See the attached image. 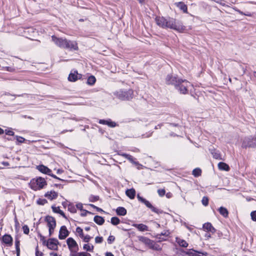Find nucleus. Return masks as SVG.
<instances>
[{
	"instance_id": "obj_1",
	"label": "nucleus",
	"mask_w": 256,
	"mask_h": 256,
	"mask_svg": "<svg viewBox=\"0 0 256 256\" xmlns=\"http://www.w3.org/2000/svg\"><path fill=\"white\" fill-rule=\"evenodd\" d=\"M155 22L158 26L162 28H170L180 32H184L186 30V26L181 22L177 21L175 18L170 16H156Z\"/></svg>"
},
{
	"instance_id": "obj_2",
	"label": "nucleus",
	"mask_w": 256,
	"mask_h": 256,
	"mask_svg": "<svg viewBox=\"0 0 256 256\" xmlns=\"http://www.w3.org/2000/svg\"><path fill=\"white\" fill-rule=\"evenodd\" d=\"M46 184V182L45 179L42 177L33 178L30 182V188L34 190H40Z\"/></svg>"
},
{
	"instance_id": "obj_3",
	"label": "nucleus",
	"mask_w": 256,
	"mask_h": 256,
	"mask_svg": "<svg viewBox=\"0 0 256 256\" xmlns=\"http://www.w3.org/2000/svg\"><path fill=\"white\" fill-rule=\"evenodd\" d=\"M114 95L120 100H129L133 98L134 91L132 89H129L128 90H120L114 92Z\"/></svg>"
},
{
	"instance_id": "obj_4",
	"label": "nucleus",
	"mask_w": 256,
	"mask_h": 256,
	"mask_svg": "<svg viewBox=\"0 0 256 256\" xmlns=\"http://www.w3.org/2000/svg\"><path fill=\"white\" fill-rule=\"evenodd\" d=\"M242 147L244 148H256V136L244 137L242 140Z\"/></svg>"
},
{
	"instance_id": "obj_5",
	"label": "nucleus",
	"mask_w": 256,
	"mask_h": 256,
	"mask_svg": "<svg viewBox=\"0 0 256 256\" xmlns=\"http://www.w3.org/2000/svg\"><path fill=\"white\" fill-rule=\"evenodd\" d=\"M182 82V78L178 77L176 74H168L165 78V83L167 85H172L174 86V88Z\"/></svg>"
},
{
	"instance_id": "obj_6",
	"label": "nucleus",
	"mask_w": 256,
	"mask_h": 256,
	"mask_svg": "<svg viewBox=\"0 0 256 256\" xmlns=\"http://www.w3.org/2000/svg\"><path fill=\"white\" fill-rule=\"evenodd\" d=\"M190 86V83L186 80L182 78V82L178 84L175 88L182 94H186L188 92V88Z\"/></svg>"
},
{
	"instance_id": "obj_7",
	"label": "nucleus",
	"mask_w": 256,
	"mask_h": 256,
	"mask_svg": "<svg viewBox=\"0 0 256 256\" xmlns=\"http://www.w3.org/2000/svg\"><path fill=\"white\" fill-rule=\"evenodd\" d=\"M137 198L139 201L144 204L148 208L151 210L153 212L160 214L162 213V210L158 209L155 207H154L148 200H147L146 199L143 198L142 197L140 196L138 194L137 196Z\"/></svg>"
},
{
	"instance_id": "obj_8",
	"label": "nucleus",
	"mask_w": 256,
	"mask_h": 256,
	"mask_svg": "<svg viewBox=\"0 0 256 256\" xmlns=\"http://www.w3.org/2000/svg\"><path fill=\"white\" fill-rule=\"evenodd\" d=\"M66 42H65L63 48L71 51L78 50V44L76 41L70 40L66 39Z\"/></svg>"
},
{
	"instance_id": "obj_9",
	"label": "nucleus",
	"mask_w": 256,
	"mask_h": 256,
	"mask_svg": "<svg viewBox=\"0 0 256 256\" xmlns=\"http://www.w3.org/2000/svg\"><path fill=\"white\" fill-rule=\"evenodd\" d=\"M58 244L59 242L56 238H50L48 240L46 246L50 250H58Z\"/></svg>"
},
{
	"instance_id": "obj_10",
	"label": "nucleus",
	"mask_w": 256,
	"mask_h": 256,
	"mask_svg": "<svg viewBox=\"0 0 256 256\" xmlns=\"http://www.w3.org/2000/svg\"><path fill=\"white\" fill-rule=\"evenodd\" d=\"M66 38H58L55 36H52V41L55 44L56 46L60 47V48H63L66 42Z\"/></svg>"
},
{
	"instance_id": "obj_11",
	"label": "nucleus",
	"mask_w": 256,
	"mask_h": 256,
	"mask_svg": "<svg viewBox=\"0 0 256 256\" xmlns=\"http://www.w3.org/2000/svg\"><path fill=\"white\" fill-rule=\"evenodd\" d=\"M66 242L70 250L72 252H76L78 250V245L72 238H68L66 240Z\"/></svg>"
},
{
	"instance_id": "obj_12",
	"label": "nucleus",
	"mask_w": 256,
	"mask_h": 256,
	"mask_svg": "<svg viewBox=\"0 0 256 256\" xmlns=\"http://www.w3.org/2000/svg\"><path fill=\"white\" fill-rule=\"evenodd\" d=\"M82 76V74H78L77 70H72L68 76V80L70 82H76L78 80L81 79Z\"/></svg>"
},
{
	"instance_id": "obj_13",
	"label": "nucleus",
	"mask_w": 256,
	"mask_h": 256,
	"mask_svg": "<svg viewBox=\"0 0 256 256\" xmlns=\"http://www.w3.org/2000/svg\"><path fill=\"white\" fill-rule=\"evenodd\" d=\"M68 234L69 232L67 230L66 227L65 226H62L59 232L58 238L60 240H64Z\"/></svg>"
},
{
	"instance_id": "obj_14",
	"label": "nucleus",
	"mask_w": 256,
	"mask_h": 256,
	"mask_svg": "<svg viewBox=\"0 0 256 256\" xmlns=\"http://www.w3.org/2000/svg\"><path fill=\"white\" fill-rule=\"evenodd\" d=\"M45 220L47 222V226L48 228H56V220L54 217L47 216L45 218Z\"/></svg>"
},
{
	"instance_id": "obj_15",
	"label": "nucleus",
	"mask_w": 256,
	"mask_h": 256,
	"mask_svg": "<svg viewBox=\"0 0 256 256\" xmlns=\"http://www.w3.org/2000/svg\"><path fill=\"white\" fill-rule=\"evenodd\" d=\"M2 242L8 246H10L12 245L13 239L10 235L5 234L2 238Z\"/></svg>"
},
{
	"instance_id": "obj_16",
	"label": "nucleus",
	"mask_w": 256,
	"mask_h": 256,
	"mask_svg": "<svg viewBox=\"0 0 256 256\" xmlns=\"http://www.w3.org/2000/svg\"><path fill=\"white\" fill-rule=\"evenodd\" d=\"M98 123L102 124H106L110 128H114L118 126V124L114 122H112L110 119L107 120H100Z\"/></svg>"
},
{
	"instance_id": "obj_17",
	"label": "nucleus",
	"mask_w": 256,
	"mask_h": 256,
	"mask_svg": "<svg viewBox=\"0 0 256 256\" xmlns=\"http://www.w3.org/2000/svg\"><path fill=\"white\" fill-rule=\"evenodd\" d=\"M204 230L208 232H210L212 234H214L216 230V228L212 226V224L210 222H206L203 224L202 226Z\"/></svg>"
},
{
	"instance_id": "obj_18",
	"label": "nucleus",
	"mask_w": 256,
	"mask_h": 256,
	"mask_svg": "<svg viewBox=\"0 0 256 256\" xmlns=\"http://www.w3.org/2000/svg\"><path fill=\"white\" fill-rule=\"evenodd\" d=\"M36 169L40 172L48 175L50 174V172H52L50 169L43 164L38 166Z\"/></svg>"
},
{
	"instance_id": "obj_19",
	"label": "nucleus",
	"mask_w": 256,
	"mask_h": 256,
	"mask_svg": "<svg viewBox=\"0 0 256 256\" xmlns=\"http://www.w3.org/2000/svg\"><path fill=\"white\" fill-rule=\"evenodd\" d=\"M174 4L184 13H188V6L184 2H176Z\"/></svg>"
},
{
	"instance_id": "obj_20",
	"label": "nucleus",
	"mask_w": 256,
	"mask_h": 256,
	"mask_svg": "<svg viewBox=\"0 0 256 256\" xmlns=\"http://www.w3.org/2000/svg\"><path fill=\"white\" fill-rule=\"evenodd\" d=\"M44 196L50 200L56 199L58 196V192L54 191L48 192L45 194Z\"/></svg>"
},
{
	"instance_id": "obj_21",
	"label": "nucleus",
	"mask_w": 256,
	"mask_h": 256,
	"mask_svg": "<svg viewBox=\"0 0 256 256\" xmlns=\"http://www.w3.org/2000/svg\"><path fill=\"white\" fill-rule=\"evenodd\" d=\"M132 226L137 228L140 232H145V231L148 230V226L146 225H145L142 224H132Z\"/></svg>"
},
{
	"instance_id": "obj_22",
	"label": "nucleus",
	"mask_w": 256,
	"mask_h": 256,
	"mask_svg": "<svg viewBox=\"0 0 256 256\" xmlns=\"http://www.w3.org/2000/svg\"><path fill=\"white\" fill-rule=\"evenodd\" d=\"M218 168L219 170L225 171H229L230 168L228 164L224 162H220L218 164Z\"/></svg>"
},
{
	"instance_id": "obj_23",
	"label": "nucleus",
	"mask_w": 256,
	"mask_h": 256,
	"mask_svg": "<svg viewBox=\"0 0 256 256\" xmlns=\"http://www.w3.org/2000/svg\"><path fill=\"white\" fill-rule=\"evenodd\" d=\"M126 195L130 199H134L136 196V190L132 188L128 189L126 192Z\"/></svg>"
},
{
	"instance_id": "obj_24",
	"label": "nucleus",
	"mask_w": 256,
	"mask_h": 256,
	"mask_svg": "<svg viewBox=\"0 0 256 256\" xmlns=\"http://www.w3.org/2000/svg\"><path fill=\"white\" fill-rule=\"evenodd\" d=\"M126 210L124 207L119 206L116 209V213L118 216H124L126 215Z\"/></svg>"
},
{
	"instance_id": "obj_25",
	"label": "nucleus",
	"mask_w": 256,
	"mask_h": 256,
	"mask_svg": "<svg viewBox=\"0 0 256 256\" xmlns=\"http://www.w3.org/2000/svg\"><path fill=\"white\" fill-rule=\"evenodd\" d=\"M94 222L98 225H102L104 222V218L99 216H96L94 218Z\"/></svg>"
},
{
	"instance_id": "obj_26",
	"label": "nucleus",
	"mask_w": 256,
	"mask_h": 256,
	"mask_svg": "<svg viewBox=\"0 0 256 256\" xmlns=\"http://www.w3.org/2000/svg\"><path fill=\"white\" fill-rule=\"evenodd\" d=\"M218 212L224 218H227L228 216V212L226 208L221 206L219 208Z\"/></svg>"
},
{
	"instance_id": "obj_27",
	"label": "nucleus",
	"mask_w": 256,
	"mask_h": 256,
	"mask_svg": "<svg viewBox=\"0 0 256 256\" xmlns=\"http://www.w3.org/2000/svg\"><path fill=\"white\" fill-rule=\"evenodd\" d=\"M96 82V78L94 76H90L88 78L86 84L90 86H93Z\"/></svg>"
},
{
	"instance_id": "obj_28",
	"label": "nucleus",
	"mask_w": 256,
	"mask_h": 256,
	"mask_svg": "<svg viewBox=\"0 0 256 256\" xmlns=\"http://www.w3.org/2000/svg\"><path fill=\"white\" fill-rule=\"evenodd\" d=\"M176 242L182 247L186 248L188 246V244L184 240L176 238Z\"/></svg>"
},
{
	"instance_id": "obj_29",
	"label": "nucleus",
	"mask_w": 256,
	"mask_h": 256,
	"mask_svg": "<svg viewBox=\"0 0 256 256\" xmlns=\"http://www.w3.org/2000/svg\"><path fill=\"white\" fill-rule=\"evenodd\" d=\"M196 253L200 254L199 252L190 250L186 252V256H198Z\"/></svg>"
},
{
	"instance_id": "obj_30",
	"label": "nucleus",
	"mask_w": 256,
	"mask_h": 256,
	"mask_svg": "<svg viewBox=\"0 0 256 256\" xmlns=\"http://www.w3.org/2000/svg\"><path fill=\"white\" fill-rule=\"evenodd\" d=\"M138 240L145 244L146 245H147L148 244V242H150V238L143 236H140L138 237Z\"/></svg>"
},
{
	"instance_id": "obj_31",
	"label": "nucleus",
	"mask_w": 256,
	"mask_h": 256,
	"mask_svg": "<svg viewBox=\"0 0 256 256\" xmlns=\"http://www.w3.org/2000/svg\"><path fill=\"white\" fill-rule=\"evenodd\" d=\"M202 174V170L200 168H196L192 170V174L195 177H198Z\"/></svg>"
},
{
	"instance_id": "obj_32",
	"label": "nucleus",
	"mask_w": 256,
	"mask_h": 256,
	"mask_svg": "<svg viewBox=\"0 0 256 256\" xmlns=\"http://www.w3.org/2000/svg\"><path fill=\"white\" fill-rule=\"evenodd\" d=\"M110 222L114 226H116L120 223V219L116 216L112 217L111 218Z\"/></svg>"
},
{
	"instance_id": "obj_33",
	"label": "nucleus",
	"mask_w": 256,
	"mask_h": 256,
	"mask_svg": "<svg viewBox=\"0 0 256 256\" xmlns=\"http://www.w3.org/2000/svg\"><path fill=\"white\" fill-rule=\"evenodd\" d=\"M213 156V157L216 159L220 158V153L218 150H212L211 152Z\"/></svg>"
},
{
	"instance_id": "obj_34",
	"label": "nucleus",
	"mask_w": 256,
	"mask_h": 256,
	"mask_svg": "<svg viewBox=\"0 0 256 256\" xmlns=\"http://www.w3.org/2000/svg\"><path fill=\"white\" fill-rule=\"evenodd\" d=\"M68 208V210L72 213H76V208L72 204H69Z\"/></svg>"
},
{
	"instance_id": "obj_35",
	"label": "nucleus",
	"mask_w": 256,
	"mask_h": 256,
	"mask_svg": "<svg viewBox=\"0 0 256 256\" xmlns=\"http://www.w3.org/2000/svg\"><path fill=\"white\" fill-rule=\"evenodd\" d=\"M100 198L99 196H94V195H90L89 197V201L90 202H95L96 201H98Z\"/></svg>"
},
{
	"instance_id": "obj_36",
	"label": "nucleus",
	"mask_w": 256,
	"mask_h": 256,
	"mask_svg": "<svg viewBox=\"0 0 256 256\" xmlns=\"http://www.w3.org/2000/svg\"><path fill=\"white\" fill-rule=\"evenodd\" d=\"M20 240H19L18 237L16 236V238H15V246H16V250H20Z\"/></svg>"
},
{
	"instance_id": "obj_37",
	"label": "nucleus",
	"mask_w": 256,
	"mask_h": 256,
	"mask_svg": "<svg viewBox=\"0 0 256 256\" xmlns=\"http://www.w3.org/2000/svg\"><path fill=\"white\" fill-rule=\"evenodd\" d=\"M83 248L84 250H86L87 251L92 252L94 249V246H90L88 244H84Z\"/></svg>"
},
{
	"instance_id": "obj_38",
	"label": "nucleus",
	"mask_w": 256,
	"mask_h": 256,
	"mask_svg": "<svg viewBox=\"0 0 256 256\" xmlns=\"http://www.w3.org/2000/svg\"><path fill=\"white\" fill-rule=\"evenodd\" d=\"M52 211L54 213H58L59 214H60V212H62V211L60 209V207H56L54 206H52Z\"/></svg>"
},
{
	"instance_id": "obj_39",
	"label": "nucleus",
	"mask_w": 256,
	"mask_h": 256,
	"mask_svg": "<svg viewBox=\"0 0 256 256\" xmlns=\"http://www.w3.org/2000/svg\"><path fill=\"white\" fill-rule=\"evenodd\" d=\"M202 202L204 206H207L208 204V198L206 196H204L202 200Z\"/></svg>"
},
{
	"instance_id": "obj_40",
	"label": "nucleus",
	"mask_w": 256,
	"mask_h": 256,
	"mask_svg": "<svg viewBox=\"0 0 256 256\" xmlns=\"http://www.w3.org/2000/svg\"><path fill=\"white\" fill-rule=\"evenodd\" d=\"M76 232L79 234L80 236L82 238L84 237L83 230L80 227H77L76 228Z\"/></svg>"
},
{
	"instance_id": "obj_41",
	"label": "nucleus",
	"mask_w": 256,
	"mask_h": 256,
	"mask_svg": "<svg viewBox=\"0 0 256 256\" xmlns=\"http://www.w3.org/2000/svg\"><path fill=\"white\" fill-rule=\"evenodd\" d=\"M152 250L160 251L162 250V248L159 244L154 242Z\"/></svg>"
},
{
	"instance_id": "obj_42",
	"label": "nucleus",
	"mask_w": 256,
	"mask_h": 256,
	"mask_svg": "<svg viewBox=\"0 0 256 256\" xmlns=\"http://www.w3.org/2000/svg\"><path fill=\"white\" fill-rule=\"evenodd\" d=\"M47 202H48L46 199L39 198L37 200L38 204L40 205H44V204H46Z\"/></svg>"
},
{
	"instance_id": "obj_43",
	"label": "nucleus",
	"mask_w": 256,
	"mask_h": 256,
	"mask_svg": "<svg viewBox=\"0 0 256 256\" xmlns=\"http://www.w3.org/2000/svg\"><path fill=\"white\" fill-rule=\"evenodd\" d=\"M24 233L26 234H28L30 232L29 228L27 225H24L22 226Z\"/></svg>"
},
{
	"instance_id": "obj_44",
	"label": "nucleus",
	"mask_w": 256,
	"mask_h": 256,
	"mask_svg": "<svg viewBox=\"0 0 256 256\" xmlns=\"http://www.w3.org/2000/svg\"><path fill=\"white\" fill-rule=\"evenodd\" d=\"M115 240V237L113 236H110L108 238V244H112Z\"/></svg>"
},
{
	"instance_id": "obj_45",
	"label": "nucleus",
	"mask_w": 256,
	"mask_h": 256,
	"mask_svg": "<svg viewBox=\"0 0 256 256\" xmlns=\"http://www.w3.org/2000/svg\"><path fill=\"white\" fill-rule=\"evenodd\" d=\"M92 238V237L90 236L89 235L84 236V237L82 238L83 240L86 242H88Z\"/></svg>"
},
{
	"instance_id": "obj_46",
	"label": "nucleus",
	"mask_w": 256,
	"mask_h": 256,
	"mask_svg": "<svg viewBox=\"0 0 256 256\" xmlns=\"http://www.w3.org/2000/svg\"><path fill=\"white\" fill-rule=\"evenodd\" d=\"M251 218L253 221L256 222V210L252 211L250 213Z\"/></svg>"
},
{
	"instance_id": "obj_47",
	"label": "nucleus",
	"mask_w": 256,
	"mask_h": 256,
	"mask_svg": "<svg viewBox=\"0 0 256 256\" xmlns=\"http://www.w3.org/2000/svg\"><path fill=\"white\" fill-rule=\"evenodd\" d=\"M103 241V238L102 236H96L95 238V242L96 244H100Z\"/></svg>"
},
{
	"instance_id": "obj_48",
	"label": "nucleus",
	"mask_w": 256,
	"mask_h": 256,
	"mask_svg": "<svg viewBox=\"0 0 256 256\" xmlns=\"http://www.w3.org/2000/svg\"><path fill=\"white\" fill-rule=\"evenodd\" d=\"M44 254L38 250V246L36 248V256H43Z\"/></svg>"
},
{
	"instance_id": "obj_49",
	"label": "nucleus",
	"mask_w": 256,
	"mask_h": 256,
	"mask_svg": "<svg viewBox=\"0 0 256 256\" xmlns=\"http://www.w3.org/2000/svg\"><path fill=\"white\" fill-rule=\"evenodd\" d=\"M158 193L160 196H162L165 194L166 191L164 189H159L158 190Z\"/></svg>"
},
{
	"instance_id": "obj_50",
	"label": "nucleus",
	"mask_w": 256,
	"mask_h": 256,
	"mask_svg": "<svg viewBox=\"0 0 256 256\" xmlns=\"http://www.w3.org/2000/svg\"><path fill=\"white\" fill-rule=\"evenodd\" d=\"M39 236L40 238V240L42 242V244L46 246L47 241L46 240L44 236H42L40 234H39Z\"/></svg>"
},
{
	"instance_id": "obj_51",
	"label": "nucleus",
	"mask_w": 256,
	"mask_h": 256,
	"mask_svg": "<svg viewBox=\"0 0 256 256\" xmlns=\"http://www.w3.org/2000/svg\"><path fill=\"white\" fill-rule=\"evenodd\" d=\"M16 140L20 143L24 142L25 140V139L24 138L18 136H16Z\"/></svg>"
},
{
	"instance_id": "obj_52",
	"label": "nucleus",
	"mask_w": 256,
	"mask_h": 256,
	"mask_svg": "<svg viewBox=\"0 0 256 256\" xmlns=\"http://www.w3.org/2000/svg\"><path fill=\"white\" fill-rule=\"evenodd\" d=\"M82 211V212L80 214V216H86L87 214H93L92 212L88 211V210H84Z\"/></svg>"
},
{
	"instance_id": "obj_53",
	"label": "nucleus",
	"mask_w": 256,
	"mask_h": 256,
	"mask_svg": "<svg viewBox=\"0 0 256 256\" xmlns=\"http://www.w3.org/2000/svg\"><path fill=\"white\" fill-rule=\"evenodd\" d=\"M154 242L152 240H150V242H148V244L146 246H148L150 248L152 249Z\"/></svg>"
},
{
	"instance_id": "obj_54",
	"label": "nucleus",
	"mask_w": 256,
	"mask_h": 256,
	"mask_svg": "<svg viewBox=\"0 0 256 256\" xmlns=\"http://www.w3.org/2000/svg\"><path fill=\"white\" fill-rule=\"evenodd\" d=\"M5 133L6 135L14 136V132L12 130H6Z\"/></svg>"
},
{
	"instance_id": "obj_55",
	"label": "nucleus",
	"mask_w": 256,
	"mask_h": 256,
	"mask_svg": "<svg viewBox=\"0 0 256 256\" xmlns=\"http://www.w3.org/2000/svg\"><path fill=\"white\" fill-rule=\"evenodd\" d=\"M76 207L77 208L79 209L80 210L82 211L84 210L83 206L82 203H78L76 204Z\"/></svg>"
},
{
	"instance_id": "obj_56",
	"label": "nucleus",
	"mask_w": 256,
	"mask_h": 256,
	"mask_svg": "<svg viewBox=\"0 0 256 256\" xmlns=\"http://www.w3.org/2000/svg\"><path fill=\"white\" fill-rule=\"evenodd\" d=\"M48 176H50L52 177L53 178L57 179V180H60L64 181V180L61 179V178H59L57 176H56V175H54L53 174H52V172H50V174H48Z\"/></svg>"
},
{
	"instance_id": "obj_57",
	"label": "nucleus",
	"mask_w": 256,
	"mask_h": 256,
	"mask_svg": "<svg viewBox=\"0 0 256 256\" xmlns=\"http://www.w3.org/2000/svg\"><path fill=\"white\" fill-rule=\"evenodd\" d=\"M120 156H123L124 158H126L127 160H128V158H130V154H126V153H121V154H119Z\"/></svg>"
},
{
	"instance_id": "obj_58",
	"label": "nucleus",
	"mask_w": 256,
	"mask_h": 256,
	"mask_svg": "<svg viewBox=\"0 0 256 256\" xmlns=\"http://www.w3.org/2000/svg\"><path fill=\"white\" fill-rule=\"evenodd\" d=\"M152 132H149L142 135V138H149L152 135Z\"/></svg>"
},
{
	"instance_id": "obj_59",
	"label": "nucleus",
	"mask_w": 256,
	"mask_h": 256,
	"mask_svg": "<svg viewBox=\"0 0 256 256\" xmlns=\"http://www.w3.org/2000/svg\"><path fill=\"white\" fill-rule=\"evenodd\" d=\"M78 256H90V254H87L84 252H80L78 254Z\"/></svg>"
},
{
	"instance_id": "obj_60",
	"label": "nucleus",
	"mask_w": 256,
	"mask_h": 256,
	"mask_svg": "<svg viewBox=\"0 0 256 256\" xmlns=\"http://www.w3.org/2000/svg\"><path fill=\"white\" fill-rule=\"evenodd\" d=\"M236 12H238L239 14H242V15H244V12H243L241 11L240 10H238V8H236V7H234L232 8Z\"/></svg>"
},
{
	"instance_id": "obj_61",
	"label": "nucleus",
	"mask_w": 256,
	"mask_h": 256,
	"mask_svg": "<svg viewBox=\"0 0 256 256\" xmlns=\"http://www.w3.org/2000/svg\"><path fill=\"white\" fill-rule=\"evenodd\" d=\"M236 12H238L239 14H242V15H244V12H243L241 11L240 10H238V8H236V7H234L232 8Z\"/></svg>"
},
{
	"instance_id": "obj_62",
	"label": "nucleus",
	"mask_w": 256,
	"mask_h": 256,
	"mask_svg": "<svg viewBox=\"0 0 256 256\" xmlns=\"http://www.w3.org/2000/svg\"><path fill=\"white\" fill-rule=\"evenodd\" d=\"M128 160L130 162L132 163H133V164H137V162L134 160V158H133V156H132L131 155L130 156V158H128Z\"/></svg>"
},
{
	"instance_id": "obj_63",
	"label": "nucleus",
	"mask_w": 256,
	"mask_h": 256,
	"mask_svg": "<svg viewBox=\"0 0 256 256\" xmlns=\"http://www.w3.org/2000/svg\"><path fill=\"white\" fill-rule=\"evenodd\" d=\"M55 228H48L49 236H51L54 232Z\"/></svg>"
},
{
	"instance_id": "obj_64",
	"label": "nucleus",
	"mask_w": 256,
	"mask_h": 256,
	"mask_svg": "<svg viewBox=\"0 0 256 256\" xmlns=\"http://www.w3.org/2000/svg\"><path fill=\"white\" fill-rule=\"evenodd\" d=\"M170 234V232H168V231L166 230V231H164V232H161L160 234V236H168Z\"/></svg>"
}]
</instances>
